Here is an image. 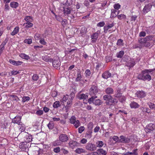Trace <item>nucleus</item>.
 <instances>
[{
  "label": "nucleus",
  "mask_w": 155,
  "mask_h": 155,
  "mask_svg": "<svg viewBox=\"0 0 155 155\" xmlns=\"http://www.w3.org/2000/svg\"><path fill=\"white\" fill-rule=\"evenodd\" d=\"M104 100L106 101L105 103L107 105H112L113 104H116L117 101L116 99L114 98L111 96L105 95L103 96Z\"/></svg>",
  "instance_id": "obj_1"
},
{
  "label": "nucleus",
  "mask_w": 155,
  "mask_h": 155,
  "mask_svg": "<svg viewBox=\"0 0 155 155\" xmlns=\"http://www.w3.org/2000/svg\"><path fill=\"white\" fill-rule=\"evenodd\" d=\"M153 37L151 36H148L145 38H142L139 39V42L143 46H147L149 43L148 41L152 40Z\"/></svg>",
  "instance_id": "obj_2"
},
{
  "label": "nucleus",
  "mask_w": 155,
  "mask_h": 155,
  "mask_svg": "<svg viewBox=\"0 0 155 155\" xmlns=\"http://www.w3.org/2000/svg\"><path fill=\"white\" fill-rule=\"evenodd\" d=\"M154 71H155V68L149 69H145L143 70V73L144 81H150L151 79V77L149 73Z\"/></svg>",
  "instance_id": "obj_3"
},
{
  "label": "nucleus",
  "mask_w": 155,
  "mask_h": 155,
  "mask_svg": "<svg viewBox=\"0 0 155 155\" xmlns=\"http://www.w3.org/2000/svg\"><path fill=\"white\" fill-rule=\"evenodd\" d=\"M97 96H95L91 97L88 99V102L91 104L93 103L96 106H100L102 103L101 101L99 99H96Z\"/></svg>",
  "instance_id": "obj_4"
},
{
  "label": "nucleus",
  "mask_w": 155,
  "mask_h": 155,
  "mask_svg": "<svg viewBox=\"0 0 155 155\" xmlns=\"http://www.w3.org/2000/svg\"><path fill=\"white\" fill-rule=\"evenodd\" d=\"M98 90L97 86L95 85H92L89 90V94L91 97L94 96L97 94Z\"/></svg>",
  "instance_id": "obj_5"
},
{
  "label": "nucleus",
  "mask_w": 155,
  "mask_h": 155,
  "mask_svg": "<svg viewBox=\"0 0 155 155\" xmlns=\"http://www.w3.org/2000/svg\"><path fill=\"white\" fill-rule=\"evenodd\" d=\"M70 123L73 124L76 128H77L80 125L79 121L76 120V117L74 116L71 117L70 119Z\"/></svg>",
  "instance_id": "obj_6"
},
{
  "label": "nucleus",
  "mask_w": 155,
  "mask_h": 155,
  "mask_svg": "<svg viewBox=\"0 0 155 155\" xmlns=\"http://www.w3.org/2000/svg\"><path fill=\"white\" fill-rule=\"evenodd\" d=\"M29 144V143L26 142L21 143L20 144L19 148L21 151H26L28 150Z\"/></svg>",
  "instance_id": "obj_7"
},
{
  "label": "nucleus",
  "mask_w": 155,
  "mask_h": 155,
  "mask_svg": "<svg viewBox=\"0 0 155 155\" xmlns=\"http://www.w3.org/2000/svg\"><path fill=\"white\" fill-rule=\"evenodd\" d=\"M101 34L100 30L97 31L96 32L93 34L91 35V42L94 43L96 42L98 37V35Z\"/></svg>",
  "instance_id": "obj_8"
},
{
  "label": "nucleus",
  "mask_w": 155,
  "mask_h": 155,
  "mask_svg": "<svg viewBox=\"0 0 155 155\" xmlns=\"http://www.w3.org/2000/svg\"><path fill=\"white\" fill-rule=\"evenodd\" d=\"M53 66L54 67L57 68L60 67L61 65V62L59 58L57 57H55L53 59L52 62Z\"/></svg>",
  "instance_id": "obj_9"
},
{
  "label": "nucleus",
  "mask_w": 155,
  "mask_h": 155,
  "mask_svg": "<svg viewBox=\"0 0 155 155\" xmlns=\"http://www.w3.org/2000/svg\"><path fill=\"white\" fill-rule=\"evenodd\" d=\"M86 149L90 151H94L96 150V146L94 144L88 143L85 147Z\"/></svg>",
  "instance_id": "obj_10"
},
{
  "label": "nucleus",
  "mask_w": 155,
  "mask_h": 155,
  "mask_svg": "<svg viewBox=\"0 0 155 155\" xmlns=\"http://www.w3.org/2000/svg\"><path fill=\"white\" fill-rule=\"evenodd\" d=\"M21 117H15L12 119V122L14 124H16L18 125H20V124H21L22 123L21 121Z\"/></svg>",
  "instance_id": "obj_11"
},
{
  "label": "nucleus",
  "mask_w": 155,
  "mask_h": 155,
  "mask_svg": "<svg viewBox=\"0 0 155 155\" xmlns=\"http://www.w3.org/2000/svg\"><path fill=\"white\" fill-rule=\"evenodd\" d=\"M68 144L70 147L73 149L79 146L80 144L75 141L71 140L69 142Z\"/></svg>",
  "instance_id": "obj_12"
},
{
  "label": "nucleus",
  "mask_w": 155,
  "mask_h": 155,
  "mask_svg": "<svg viewBox=\"0 0 155 155\" xmlns=\"http://www.w3.org/2000/svg\"><path fill=\"white\" fill-rule=\"evenodd\" d=\"M135 95L138 98H142L146 96V94L143 91H139L136 92Z\"/></svg>",
  "instance_id": "obj_13"
},
{
  "label": "nucleus",
  "mask_w": 155,
  "mask_h": 155,
  "mask_svg": "<svg viewBox=\"0 0 155 155\" xmlns=\"http://www.w3.org/2000/svg\"><path fill=\"white\" fill-rule=\"evenodd\" d=\"M59 139L63 143V142H67L68 140V137L66 134H61L59 136Z\"/></svg>",
  "instance_id": "obj_14"
},
{
  "label": "nucleus",
  "mask_w": 155,
  "mask_h": 155,
  "mask_svg": "<svg viewBox=\"0 0 155 155\" xmlns=\"http://www.w3.org/2000/svg\"><path fill=\"white\" fill-rule=\"evenodd\" d=\"M120 139H119V142L123 143H129L130 141L129 138L125 137L124 136H120Z\"/></svg>",
  "instance_id": "obj_15"
},
{
  "label": "nucleus",
  "mask_w": 155,
  "mask_h": 155,
  "mask_svg": "<svg viewBox=\"0 0 155 155\" xmlns=\"http://www.w3.org/2000/svg\"><path fill=\"white\" fill-rule=\"evenodd\" d=\"M152 6L150 4H149L146 5L143 10V13L144 14H146L148 12L150 11V10Z\"/></svg>",
  "instance_id": "obj_16"
},
{
  "label": "nucleus",
  "mask_w": 155,
  "mask_h": 155,
  "mask_svg": "<svg viewBox=\"0 0 155 155\" xmlns=\"http://www.w3.org/2000/svg\"><path fill=\"white\" fill-rule=\"evenodd\" d=\"M71 9L69 7H63V12L64 14L65 15H68L70 14Z\"/></svg>",
  "instance_id": "obj_17"
},
{
  "label": "nucleus",
  "mask_w": 155,
  "mask_h": 155,
  "mask_svg": "<svg viewBox=\"0 0 155 155\" xmlns=\"http://www.w3.org/2000/svg\"><path fill=\"white\" fill-rule=\"evenodd\" d=\"M9 61L10 63L16 66L21 65L23 63V62L21 61H16L12 59H10Z\"/></svg>",
  "instance_id": "obj_18"
},
{
  "label": "nucleus",
  "mask_w": 155,
  "mask_h": 155,
  "mask_svg": "<svg viewBox=\"0 0 155 155\" xmlns=\"http://www.w3.org/2000/svg\"><path fill=\"white\" fill-rule=\"evenodd\" d=\"M102 76L104 78L107 79L111 76V74L109 71H106L102 74Z\"/></svg>",
  "instance_id": "obj_19"
},
{
  "label": "nucleus",
  "mask_w": 155,
  "mask_h": 155,
  "mask_svg": "<svg viewBox=\"0 0 155 155\" xmlns=\"http://www.w3.org/2000/svg\"><path fill=\"white\" fill-rule=\"evenodd\" d=\"M140 109L143 113H146L149 114L151 112L150 109L145 107H140Z\"/></svg>",
  "instance_id": "obj_20"
},
{
  "label": "nucleus",
  "mask_w": 155,
  "mask_h": 155,
  "mask_svg": "<svg viewBox=\"0 0 155 155\" xmlns=\"http://www.w3.org/2000/svg\"><path fill=\"white\" fill-rule=\"evenodd\" d=\"M105 92L107 94L111 95L113 93L114 90L112 88L108 87L106 89Z\"/></svg>",
  "instance_id": "obj_21"
},
{
  "label": "nucleus",
  "mask_w": 155,
  "mask_h": 155,
  "mask_svg": "<svg viewBox=\"0 0 155 155\" xmlns=\"http://www.w3.org/2000/svg\"><path fill=\"white\" fill-rule=\"evenodd\" d=\"M130 106L131 108H137L140 107L138 103L134 101L131 102L130 104Z\"/></svg>",
  "instance_id": "obj_22"
},
{
  "label": "nucleus",
  "mask_w": 155,
  "mask_h": 155,
  "mask_svg": "<svg viewBox=\"0 0 155 155\" xmlns=\"http://www.w3.org/2000/svg\"><path fill=\"white\" fill-rule=\"evenodd\" d=\"M62 144V143L59 139L57 140L52 143V145L54 146H59Z\"/></svg>",
  "instance_id": "obj_23"
},
{
  "label": "nucleus",
  "mask_w": 155,
  "mask_h": 155,
  "mask_svg": "<svg viewBox=\"0 0 155 155\" xmlns=\"http://www.w3.org/2000/svg\"><path fill=\"white\" fill-rule=\"evenodd\" d=\"M32 139V137L31 135H26L25 137V142L28 143H29V142L31 141Z\"/></svg>",
  "instance_id": "obj_24"
},
{
  "label": "nucleus",
  "mask_w": 155,
  "mask_h": 155,
  "mask_svg": "<svg viewBox=\"0 0 155 155\" xmlns=\"http://www.w3.org/2000/svg\"><path fill=\"white\" fill-rule=\"evenodd\" d=\"M75 152L78 154H81L82 153H86L87 151L82 148H78L77 149L75 150Z\"/></svg>",
  "instance_id": "obj_25"
},
{
  "label": "nucleus",
  "mask_w": 155,
  "mask_h": 155,
  "mask_svg": "<svg viewBox=\"0 0 155 155\" xmlns=\"http://www.w3.org/2000/svg\"><path fill=\"white\" fill-rule=\"evenodd\" d=\"M18 5L19 4L17 2H12L10 4V6L13 8H16Z\"/></svg>",
  "instance_id": "obj_26"
},
{
  "label": "nucleus",
  "mask_w": 155,
  "mask_h": 155,
  "mask_svg": "<svg viewBox=\"0 0 155 155\" xmlns=\"http://www.w3.org/2000/svg\"><path fill=\"white\" fill-rule=\"evenodd\" d=\"M78 98L80 100L86 99L88 98V96L85 95L84 94H79L78 96Z\"/></svg>",
  "instance_id": "obj_27"
},
{
  "label": "nucleus",
  "mask_w": 155,
  "mask_h": 155,
  "mask_svg": "<svg viewBox=\"0 0 155 155\" xmlns=\"http://www.w3.org/2000/svg\"><path fill=\"white\" fill-rule=\"evenodd\" d=\"M19 29L18 27H15L13 31L11 33V35L12 36H14L17 34L19 32Z\"/></svg>",
  "instance_id": "obj_28"
},
{
  "label": "nucleus",
  "mask_w": 155,
  "mask_h": 155,
  "mask_svg": "<svg viewBox=\"0 0 155 155\" xmlns=\"http://www.w3.org/2000/svg\"><path fill=\"white\" fill-rule=\"evenodd\" d=\"M136 63H135L134 60H131L127 63V66L130 68H131L133 67Z\"/></svg>",
  "instance_id": "obj_29"
},
{
  "label": "nucleus",
  "mask_w": 155,
  "mask_h": 155,
  "mask_svg": "<svg viewBox=\"0 0 155 155\" xmlns=\"http://www.w3.org/2000/svg\"><path fill=\"white\" fill-rule=\"evenodd\" d=\"M33 24L31 22H26L25 23L23 24V26H25V28H29L33 26Z\"/></svg>",
  "instance_id": "obj_30"
},
{
  "label": "nucleus",
  "mask_w": 155,
  "mask_h": 155,
  "mask_svg": "<svg viewBox=\"0 0 155 155\" xmlns=\"http://www.w3.org/2000/svg\"><path fill=\"white\" fill-rule=\"evenodd\" d=\"M148 129L151 130H153L155 129V124L150 123L147 126Z\"/></svg>",
  "instance_id": "obj_31"
},
{
  "label": "nucleus",
  "mask_w": 155,
  "mask_h": 155,
  "mask_svg": "<svg viewBox=\"0 0 155 155\" xmlns=\"http://www.w3.org/2000/svg\"><path fill=\"white\" fill-rule=\"evenodd\" d=\"M19 56L22 58L25 59L26 60H28L30 58L29 56L24 53L21 54L19 55Z\"/></svg>",
  "instance_id": "obj_32"
},
{
  "label": "nucleus",
  "mask_w": 155,
  "mask_h": 155,
  "mask_svg": "<svg viewBox=\"0 0 155 155\" xmlns=\"http://www.w3.org/2000/svg\"><path fill=\"white\" fill-rule=\"evenodd\" d=\"M82 77L81 76L80 73L79 72H78L77 74V77L75 79V81L78 82L81 81H83L82 80Z\"/></svg>",
  "instance_id": "obj_33"
},
{
  "label": "nucleus",
  "mask_w": 155,
  "mask_h": 155,
  "mask_svg": "<svg viewBox=\"0 0 155 155\" xmlns=\"http://www.w3.org/2000/svg\"><path fill=\"white\" fill-rule=\"evenodd\" d=\"M19 73L18 71H17L13 70L11 71V72H9V76H11L12 75H15Z\"/></svg>",
  "instance_id": "obj_34"
},
{
  "label": "nucleus",
  "mask_w": 155,
  "mask_h": 155,
  "mask_svg": "<svg viewBox=\"0 0 155 155\" xmlns=\"http://www.w3.org/2000/svg\"><path fill=\"white\" fill-rule=\"evenodd\" d=\"M97 151L100 154L102 155H106L107 154V152L106 150H103L102 149H99L97 150Z\"/></svg>",
  "instance_id": "obj_35"
},
{
  "label": "nucleus",
  "mask_w": 155,
  "mask_h": 155,
  "mask_svg": "<svg viewBox=\"0 0 155 155\" xmlns=\"http://www.w3.org/2000/svg\"><path fill=\"white\" fill-rule=\"evenodd\" d=\"M124 54V52L123 51H120L117 54L116 56L118 58H121Z\"/></svg>",
  "instance_id": "obj_36"
},
{
  "label": "nucleus",
  "mask_w": 155,
  "mask_h": 155,
  "mask_svg": "<svg viewBox=\"0 0 155 155\" xmlns=\"http://www.w3.org/2000/svg\"><path fill=\"white\" fill-rule=\"evenodd\" d=\"M73 99L72 97H71V100H68V101L67 103V105L65 106V108L68 107V108L70 107L72 104V100Z\"/></svg>",
  "instance_id": "obj_37"
},
{
  "label": "nucleus",
  "mask_w": 155,
  "mask_h": 155,
  "mask_svg": "<svg viewBox=\"0 0 155 155\" xmlns=\"http://www.w3.org/2000/svg\"><path fill=\"white\" fill-rule=\"evenodd\" d=\"M25 20L27 22H31L32 21V18L31 16H27L25 17Z\"/></svg>",
  "instance_id": "obj_38"
},
{
  "label": "nucleus",
  "mask_w": 155,
  "mask_h": 155,
  "mask_svg": "<svg viewBox=\"0 0 155 155\" xmlns=\"http://www.w3.org/2000/svg\"><path fill=\"white\" fill-rule=\"evenodd\" d=\"M104 145L103 142L102 141H98L96 143V146L98 147H101Z\"/></svg>",
  "instance_id": "obj_39"
},
{
  "label": "nucleus",
  "mask_w": 155,
  "mask_h": 155,
  "mask_svg": "<svg viewBox=\"0 0 155 155\" xmlns=\"http://www.w3.org/2000/svg\"><path fill=\"white\" fill-rule=\"evenodd\" d=\"M117 91V93L115 94L114 95V97L116 98L121 97L122 96V93L120 92V91L118 90Z\"/></svg>",
  "instance_id": "obj_40"
},
{
  "label": "nucleus",
  "mask_w": 155,
  "mask_h": 155,
  "mask_svg": "<svg viewBox=\"0 0 155 155\" xmlns=\"http://www.w3.org/2000/svg\"><path fill=\"white\" fill-rule=\"evenodd\" d=\"M147 104L151 109L155 110V104L151 102H148Z\"/></svg>",
  "instance_id": "obj_41"
},
{
  "label": "nucleus",
  "mask_w": 155,
  "mask_h": 155,
  "mask_svg": "<svg viewBox=\"0 0 155 155\" xmlns=\"http://www.w3.org/2000/svg\"><path fill=\"white\" fill-rule=\"evenodd\" d=\"M60 106L59 102L58 101H55L53 105V106L54 108H57Z\"/></svg>",
  "instance_id": "obj_42"
},
{
  "label": "nucleus",
  "mask_w": 155,
  "mask_h": 155,
  "mask_svg": "<svg viewBox=\"0 0 155 155\" xmlns=\"http://www.w3.org/2000/svg\"><path fill=\"white\" fill-rule=\"evenodd\" d=\"M30 100V98L28 96H24L22 98V101L23 102H25L29 101Z\"/></svg>",
  "instance_id": "obj_43"
},
{
  "label": "nucleus",
  "mask_w": 155,
  "mask_h": 155,
  "mask_svg": "<svg viewBox=\"0 0 155 155\" xmlns=\"http://www.w3.org/2000/svg\"><path fill=\"white\" fill-rule=\"evenodd\" d=\"M143 73V71H141V74H139L137 77V78L139 80L144 81Z\"/></svg>",
  "instance_id": "obj_44"
},
{
  "label": "nucleus",
  "mask_w": 155,
  "mask_h": 155,
  "mask_svg": "<svg viewBox=\"0 0 155 155\" xmlns=\"http://www.w3.org/2000/svg\"><path fill=\"white\" fill-rule=\"evenodd\" d=\"M117 18L120 20L124 19L126 18V16L124 14H121L117 16Z\"/></svg>",
  "instance_id": "obj_45"
},
{
  "label": "nucleus",
  "mask_w": 155,
  "mask_h": 155,
  "mask_svg": "<svg viewBox=\"0 0 155 155\" xmlns=\"http://www.w3.org/2000/svg\"><path fill=\"white\" fill-rule=\"evenodd\" d=\"M67 16V19L71 21L72 19H73L75 18V16L73 15L69 14Z\"/></svg>",
  "instance_id": "obj_46"
},
{
  "label": "nucleus",
  "mask_w": 155,
  "mask_h": 155,
  "mask_svg": "<svg viewBox=\"0 0 155 155\" xmlns=\"http://www.w3.org/2000/svg\"><path fill=\"white\" fill-rule=\"evenodd\" d=\"M19 125V129L21 130V131H24L25 130V125L22 123L21 124H20V125Z\"/></svg>",
  "instance_id": "obj_47"
},
{
  "label": "nucleus",
  "mask_w": 155,
  "mask_h": 155,
  "mask_svg": "<svg viewBox=\"0 0 155 155\" xmlns=\"http://www.w3.org/2000/svg\"><path fill=\"white\" fill-rule=\"evenodd\" d=\"M48 127L50 129H52L54 127V124L52 122H50L48 125Z\"/></svg>",
  "instance_id": "obj_48"
},
{
  "label": "nucleus",
  "mask_w": 155,
  "mask_h": 155,
  "mask_svg": "<svg viewBox=\"0 0 155 155\" xmlns=\"http://www.w3.org/2000/svg\"><path fill=\"white\" fill-rule=\"evenodd\" d=\"M39 77L37 74H34L32 77V80L35 81H37Z\"/></svg>",
  "instance_id": "obj_49"
},
{
  "label": "nucleus",
  "mask_w": 155,
  "mask_h": 155,
  "mask_svg": "<svg viewBox=\"0 0 155 155\" xmlns=\"http://www.w3.org/2000/svg\"><path fill=\"white\" fill-rule=\"evenodd\" d=\"M42 59L44 61L46 62L50 60L49 57L47 56H42Z\"/></svg>",
  "instance_id": "obj_50"
},
{
  "label": "nucleus",
  "mask_w": 155,
  "mask_h": 155,
  "mask_svg": "<svg viewBox=\"0 0 155 155\" xmlns=\"http://www.w3.org/2000/svg\"><path fill=\"white\" fill-rule=\"evenodd\" d=\"M24 43L28 44H30L32 43V39L31 38L25 39L24 40Z\"/></svg>",
  "instance_id": "obj_51"
},
{
  "label": "nucleus",
  "mask_w": 155,
  "mask_h": 155,
  "mask_svg": "<svg viewBox=\"0 0 155 155\" xmlns=\"http://www.w3.org/2000/svg\"><path fill=\"white\" fill-rule=\"evenodd\" d=\"M53 151L55 153H59L60 151V148L59 147L55 148L53 149Z\"/></svg>",
  "instance_id": "obj_52"
},
{
  "label": "nucleus",
  "mask_w": 155,
  "mask_h": 155,
  "mask_svg": "<svg viewBox=\"0 0 155 155\" xmlns=\"http://www.w3.org/2000/svg\"><path fill=\"white\" fill-rule=\"evenodd\" d=\"M126 99V98L125 96H122L119 99V100L120 102L123 103L125 101Z\"/></svg>",
  "instance_id": "obj_53"
},
{
  "label": "nucleus",
  "mask_w": 155,
  "mask_h": 155,
  "mask_svg": "<svg viewBox=\"0 0 155 155\" xmlns=\"http://www.w3.org/2000/svg\"><path fill=\"white\" fill-rule=\"evenodd\" d=\"M105 24L104 21H101L97 24V26L99 27H103L104 26Z\"/></svg>",
  "instance_id": "obj_54"
},
{
  "label": "nucleus",
  "mask_w": 155,
  "mask_h": 155,
  "mask_svg": "<svg viewBox=\"0 0 155 155\" xmlns=\"http://www.w3.org/2000/svg\"><path fill=\"white\" fill-rule=\"evenodd\" d=\"M137 149L134 150L131 152H130V155H138V153L137 152Z\"/></svg>",
  "instance_id": "obj_55"
},
{
  "label": "nucleus",
  "mask_w": 155,
  "mask_h": 155,
  "mask_svg": "<svg viewBox=\"0 0 155 155\" xmlns=\"http://www.w3.org/2000/svg\"><path fill=\"white\" fill-rule=\"evenodd\" d=\"M84 130V126H81L78 128V132L81 134Z\"/></svg>",
  "instance_id": "obj_56"
},
{
  "label": "nucleus",
  "mask_w": 155,
  "mask_h": 155,
  "mask_svg": "<svg viewBox=\"0 0 155 155\" xmlns=\"http://www.w3.org/2000/svg\"><path fill=\"white\" fill-rule=\"evenodd\" d=\"M36 114L38 115L41 116L43 114V111L42 110H37L36 111Z\"/></svg>",
  "instance_id": "obj_57"
},
{
  "label": "nucleus",
  "mask_w": 155,
  "mask_h": 155,
  "mask_svg": "<svg viewBox=\"0 0 155 155\" xmlns=\"http://www.w3.org/2000/svg\"><path fill=\"white\" fill-rule=\"evenodd\" d=\"M54 15L55 16V18L58 21H61L62 20V18L59 15H57L55 14H54Z\"/></svg>",
  "instance_id": "obj_58"
},
{
  "label": "nucleus",
  "mask_w": 155,
  "mask_h": 155,
  "mask_svg": "<svg viewBox=\"0 0 155 155\" xmlns=\"http://www.w3.org/2000/svg\"><path fill=\"white\" fill-rule=\"evenodd\" d=\"M40 40L39 42L41 44L43 45H45L46 44V43L43 38H40Z\"/></svg>",
  "instance_id": "obj_59"
},
{
  "label": "nucleus",
  "mask_w": 155,
  "mask_h": 155,
  "mask_svg": "<svg viewBox=\"0 0 155 155\" xmlns=\"http://www.w3.org/2000/svg\"><path fill=\"white\" fill-rule=\"evenodd\" d=\"M85 74L86 77L89 76L91 74L90 71L89 69L86 70L85 71Z\"/></svg>",
  "instance_id": "obj_60"
},
{
  "label": "nucleus",
  "mask_w": 155,
  "mask_h": 155,
  "mask_svg": "<svg viewBox=\"0 0 155 155\" xmlns=\"http://www.w3.org/2000/svg\"><path fill=\"white\" fill-rule=\"evenodd\" d=\"M120 5L119 4H115L114 6V8L116 9H118L120 8Z\"/></svg>",
  "instance_id": "obj_61"
},
{
  "label": "nucleus",
  "mask_w": 155,
  "mask_h": 155,
  "mask_svg": "<svg viewBox=\"0 0 155 155\" xmlns=\"http://www.w3.org/2000/svg\"><path fill=\"white\" fill-rule=\"evenodd\" d=\"M113 140L116 141V142H119V138L117 136H114L113 138Z\"/></svg>",
  "instance_id": "obj_62"
},
{
  "label": "nucleus",
  "mask_w": 155,
  "mask_h": 155,
  "mask_svg": "<svg viewBox=\"0 0 155 155\" xmlns=\"http://www.w3.org/2000/svg\"><path fill=\"white\" fill-rule=\"evenodd\" d=\"M11 96L14 98L13 99V100L17 101L19 100V98L16 95H11Z\"/></svg>",
  "instance_id": "obj_63"
},
{
  "label": "nucleus",
  "mask_w": 155,
  "mask_h": 155,
  "mask_svg": "<svg viewBox=\"0 0 155 155\" xmlns=\"http://www.w3.org/2000/svg\"><path fill=\"white\" fill-rule=\"evenodd\" d=\"M93 124L92 122H90L88 124V127L89 129H92L93 128Z\"/></svg>",
  "instance_id": "obj_64"
}]
</instances>
